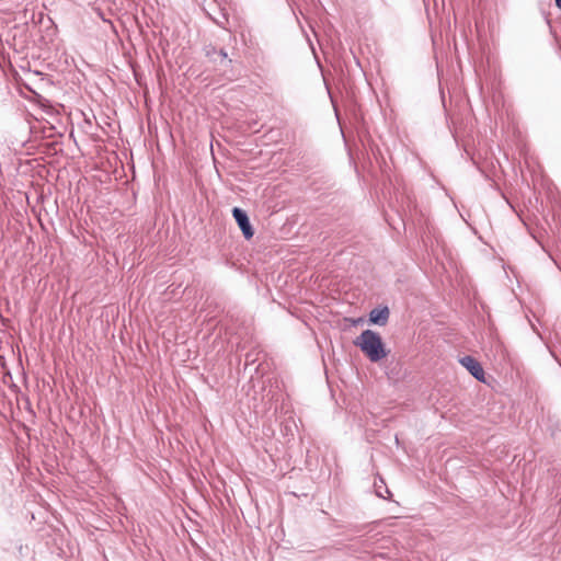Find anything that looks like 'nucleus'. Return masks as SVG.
<instances>
[{"instance_id":"1a4fd4ad","label":"nucleus","mask_w":561,"mask_h":561,"mask_svg":"<svg viewBox=\"0 0 561 561\" xmlns=\"http://www.w3.org/2000/svg\"><path fill=\"white\" fill-rule=\"evenodd\" d=\"M556 5L561 10V0H556Z\"/></svg>"},{"instance_id":"39448f33","label":"nucleus","mask_w":561,"mask_h":561,"mask_svg":"<svg viewBox=\"0 0 561 561\" xmlns=\"http://www.w3.org/2000/svg\"><path fill=\"white\" fill-rule=\"evenodd\" d=\"M11 88L7 80H4L2 83L0 82V100L5 102L9 101L11 98Z\"/></svg>"},{"instance_id":"9d476101","label":"nucleus","mask_w":561,"mask_h":561,"mask_svg":"<svg viewBox=\"0 0 561 561\" xmlns=\"http://www.w3.org/2000/svg\"><path fill=\"white\" fill-rule=\"evenodd\" d=\"M25 88H26L28 91L34 92V91L32 90V88H30V87H28V85H26V84H25Z\"/></svg>"},{"instance_id":"0eeeda50","label":"nucleus","mask_w":561,"mask_h":561,"mask_svg":"<svg viewBox=\"0 0 561 561\" xmlns=\"http://www.w3.org/2000/svg\"><path fill=\"white\" fill-rule=\"evenodd\" d=\"M217 55L220 57L221 64L222 62H226L228 65L231 64V59H228V54L225 49L221 48V49L217 50Z\"/></svg>"},{"instance_id":"423d86ee","label":"nucleus","mask_w":561,"mask_h":561,"mask_svg":"<svg viewBox=\"0 0 561 561\" xmlns=\"http://www.w3.org/2000/svg\"><path fill=\"white\" fill-rule=\"evenodd\" d=\"M375 492H376V495L378 497H381V499H386L383 492H382V489L385 490V492L388 494V495H391V492L389 491V489L387 488L383 479L380 478L379 480V483L378 482H375Z\"/></svg>"},{"instance_id":"f257e3e1","label":"nucleus","mask_w":561,"mask_h":561,"mask_svg":"<svg viewBox=\"0 0 561 561\" xmlns=\"http://www.w3.org/2000/svg\"><path fill=\"white\" fill-rule=\"evenodd\" d=\"M354 345L373 363H377L387 356V351L381 336L373 330H364L355 340Z\"/></svg>"},{"instance_id":"6e6552de","label":"nucleus","mask_w":561,"mask_h":561,"mask_svg":"<svg viewBox=\"0 0 561 561\" xmlns=\"http://www.w3.org/2000/svg\"><path fill=\"white\" fill-rule=\"evenodd\" d=\"M205 55L208 58H213L215 55H217V49L213 45H208L205 47Z\"/></svg>"},{"instance_id":"7ed1b4c3","label":"nucleus","mask_w":561,"mask_h":561,"mask_svg":"<svg viewBox=\"0 0 561 561\" xmlns=\"http://www.w3.org/2000/svg\"><path fill=\"white\" fill-rule=\"evenodd\" d=\"M459 363L478 380L484 381V370L481 364L472 356L466 355L459 359Z\"/></svg>"},{"instance_id":"20e7f679","label":"nucleus","mask_w":561,"mask_h":561,"mask_svg":"<svg viewBox=\"0 0 561 561\" xmlns=\"http://www.w3.org/2000/svg\"><path fill=\"white\" fill-rule=\"evenodd\" d=\"M389 314H390V311L387 306L374 308L369 312V321L373 324L383 327L388 323Z\"/></svg>"},{"instance_id":"f03ea898","label":"nucleus","mask_w":561,"mask_h":561,"mask_svg":"<svg viewBox=\"0 0 561 561\" xmlns=\"http://www.w3.org/2000/svg\"><path fill=\"white\" fill-rule=\"evenodd\" d=\"M232 216L242 231L243 237L250 240L254 236V229L250 222L249 216L245 210L240 207L232 208Z\"/></svg>"}]
</instances>
